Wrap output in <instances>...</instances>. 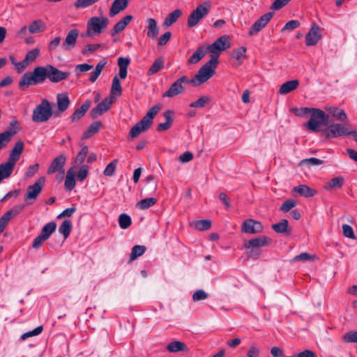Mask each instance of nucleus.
Returning <instances> with one entry per match:
<instances>
[{"label": "nucleus", "mask_w": 357, "mask_h": 357, "mask_svg": "<svg viewBox=\"0 0 357 357\" xmlns=\"http://www.w3.org/2000/svg\"><path fill=\"white\" fill-rule=\"evenodd\" d=\"M47 79V66H37L32 72L25 73L21 77L18 86L24 89L29 86L37 85L43 83Z\"/></svg>", "instance_id": "f257e3e1"}, {"label": "nucleus", "mask_w": 357, "mask_h": 357, "mask_svg": "<svg viewBox=\"0 0 357 357\" xmlns=\"http://www.w3.org/2000/svg\"><path fill=\"white\" fill-rule=\"evenodd\" d=\"M122 93L121 82L117 76H114L112 79V87L110 89V96L112 99L114 97H119Z\"/></svg>", "instance_id": "7c9ffc66"}, {"label": "nucleus", "mask_w": 357, "mask_h": 357, "mask_svg": "<svg viewBox=\"0 0 357 357\" xmlns=\"http://www.w3.org/2000/svg\"><path fill=\"white\" fill-rule=\"evenodd\" d=\"M114 100L111 98H106L102 100L96 107L93 108L90 112V115L93 119L102 115L111 107Z\"/></svg>", "instance_id": "dca6fc26"}, {"label": "nucleus", "mask_w": 357, "mask_h": 357, "mask_svg": "<svg viewBox=\"0 0 357 357\" xmlns=\"http://www.w3.org/2000/svg\"><path fill=\"white\" fill-rule=\"evenodd\" d=\"M328 114L320 109L312 108L311 116L306 123L305 127L312 132H318L320 131V126H328Z\"/></svg>", "instance_id": "20e7f679"}, {"label": "nucleus", "mask_w": 357, "mask_h": 357, "mask_svg": "<svg viewBox=\"0 0 357 357\" xmlns=\"http://www.w3.org/2000/svg\"><path fill=\"white\" fill-rule=\"evenodd\" d=\"M324 163V161L316 158H306L303 159L300 162V165H308V166H316L322 165Z\"/></svg>", "instance_id": "13d9d810"}, {"label": "nucleus", "mask_w": 357, "mask_h": 357, "mask_svg": "<svg viewBox=\"0 0 357 357\" xmlns=\"http://www.w3.org/2000/svg\"><path fill=\"white\" fill-rule=\"evenodd\" d=\"M264 227L262 224L254 219L245 220L241 227V231L245 234H255L262 232Z\"/></svg>", "instance_id": "f8f14e48"}, {"label": "nucleus", "mask_w": 357, "mask_h": 357, "mask_svg": "<svg viewBox=\"0 0 357 357\" xmlns=\"http://www.w3.org/2000/svg\"><path fill=\"white\" fill-rule=\"evenodd\" d=\"M164 67V60L162 57H159L155 60L148 70L149 75H153L159 72Z\"/></svg>", "instance_id": "79ce46f5"}, {"label": "nucleus", "mask_w": 357, "mask_h": 357, "mask_svg": "<svg viewBox=\"0 0 357 357\" xmlns=\"http://www.w3.org/2000/svg\"><path fill=\"white\" fill-rule=\"evenodd\" d=\"M312 109V108L301 107V108H293V109H291V111L296 116H303L308 113H311Z\"/></svg>", "instance_id": "338daca9"}, {"label": "nucleus", "mask_w": 357, "mask_h": 357, "mask_svg": "<svg viewBox=\"0 0 357 357\" xmlns=\"http://www.w3.org/2000/svg\"><path fill=\"white\" fill-rule=\"evenodd\" d=\"M117 159H114L111 162H109L104 170V175L106 176H112L114 174V172L117 166Z\"/></svg>", "instance_id": "864d4df0"}, {"label": "nucleus", "mask_w": 357, "mask_h": 357, "mask_svg": "<svg viewBox=\"0 0 357 357\" xmlns=\"http://www.w3.org/2000/svg\"><path fill=\"white\" fill-rule=\"evenodd\" d=\"M231 46L229 37L227 35H223L219 37L215 41L210 45L206 47L207 51L212 54L211 58H215L218 62V57L220 53L229 48Z\"/></svg>", "instance_id": "39448f33"}, {"label": "nucleus", "mask_w": 357, "mask_h": 357, "mask_svg": "<svg viewBox=\"0 0 357 357\" xmlns=\"http://www.w3.org/2000/svg\"><path fill=\"white\" fill-rule=\"evenodd\" d=\"M260 354V350L258 347L255 345H251L248 351V357H259Z\"/></svg>", "instance_id": "774afa93"}, {"label": "nucleus", "mask_w": 357, "mask_h": 357, "mask_svg": "<svg viewBox=\"0 0 357 357\" xmlns=\"http://www.w3.org/2000/svg\"><path fill=\"white\" fill-rule=\"evenodd\" d=\"M54 112L52 109L51 102L46 98L41 100L33 110L31 120L36 123H42L48 121Z\"/></svg>", "instance_id": "7ed1b4c3"}, {"label": "nucleus", "mask_w": 357, "mask_h": 357, "mask_svg": "<svg viewBox=\"0 0 357 357\" xmlns=\"http://www.w3.org/2000/svg\"><path fill=\"white\" fill-rule=\"evenodd\" d=\"M102 127V123L100 121H95L91 123L88 129L84 132L82 139H89L92 137L93 135L98 132L100 128Z\"/></svg>", "instance_id": "c9c22d12"}, {"label": "nucleus", "mask_w": 357, "mask_h": 357, "mask_svg": "<svg viewBox=\"0 0 357 357\" xmlns=\"http://www.w3.org/2000/svg\"><path fill=\"white\" fill-rule=\"evenodd\" d=\"M181 15L182 11L180 9L174 10L167 15L164 20L163 25L166 27L170 26L178 20Z\"/></svg>", "instance_id": "473e14b6"}, {"label": "nucleus", "mask_w": 357, "mask_h": 357, "mask_svg": "<svg viewBox=\"0 0 357 357\" xmlns=\"http://www.w3.org/2000/svg\"><path fill=\"white\" fill-rule=\"evenodd\" d=\"M320 29L318 25L313 24L309 32L305 36V43L307 46L315 45L321 39Z\"/></svg>", "instance_id": "6ab92c4d"}, {"label": "nucleus", "mask_w": 357, "mask_h": 357, "mask_svg": "<svg viewBox=\"0 0 357 357\" xmlns=\"http://www.w3.org/2000/svg\"><path fill=\"white\" fill-rule=\"evenodd\" d=\"M208 295L203 289L196 291L192 295V300L194 302L205 300L208 298Z\"/></svg>", "instance_id": "680f3d73"}, {"label": "nucleus", "mask_w": 357, "mask_h": 357, "mask_svg": "<svg viewBox=\"0 0 357 357\" xmlns=\"http://www.w3.org/2000/svg\"><path fill=\"white\" fill-rule=\"evenodd\" d=\"M93 66L88 63L78 64L75 66V73L77 76L82 73L87 72L93 69Z\"/></svg>", "instance_id": "0e129e2a"}, {"label": "nucleus", "mask_w": 357, "mask_h": 357, "mask_svg": "<svg viewBox=\"0 0 357 357\" xmlns=\"http://www.w3.org/2000/svg\"><path fill=\"white\" fill-rule=\"evenodd\" d=\"M56 224L54 222H50L46 224L41 230L40 236L47 240L52 234L56 230Z\"/></svg>", "instance_id": "4c0bfd02"}, {"label": "nucleus", "mask_w": 357, "mask_h": 357, "mask_svg": "<svg viewBox=\"0 0 357 357\" xmlns=\"http://www.w3.org/2000/svg\"><path fill=\"white\" fill-rule=\"evenodd\" d=\"M91 106V101H86L79 108L75 109L70 116L72 122H76L82 119Z\"/></svg>", "instance_id": "b1692460"}, {"label": "nucleus", "mask_w": 357, "mask_h": 357, "mask_svg": "<svg viewBox=\"0 0 357 357\" xmlns=\"http://www.w3.org/2000/svg\"><path fill=\"white\" fill-rule=\"evenodd\" d=\"M292 192L304 197H312L317 194V190L310 188L306 185H299L292 189Z\"/></svg>", "instance_id": "4be33fe9"}, {"label": "nucleus", "mask_w": 357, "mask_h": 357, "mask_svg": "<svg viewBox=\"0 0 357 357\" xmlns=\"http://www.w3.org/2000/svg\"><path fill=\"white\" fill-rule=\"evenodd\" d=\"M156 202V199L153 197L145 198L139 201L136 206L142 210H145L155 204Z\"/></svg>", "instance_id": "c03bdc74"}, {"label": "nucleus", "mask_w": 357, "mask_h": 357, "mask_svg": "<svg viewBox=\"0 0 357 357\" xmlns=\"http://www.w3.org/2000/svg\"><path fill=\"white\" fill-rule=\"evenodd\" d=\"M89 174V167L87 165H83L79 167L78 174H77V179L79 181H84L88 176Z\"/></svg>", "instance_id": "69168bd1"}, {"label": "nucleus", "mask_w": 357, "mask_h": 357, "mask_svg": "<svg viewBox=\"0 0 357 357\" xmlns=\"http://www.w3.org/2000/svg\"><path fill=\"white\" fill-rule=\"evenodd\" d=\"M119 224L121 229H126L131 225L132 220L128 215L122 213L119 216Z\"/></svg>", "instance_id": "49530a36"}, {"label": "nucleus", "mask_w": 357, "mask_h": 357, "mask_svg": "<svg viewBox=\"0 0 357 357\" xmlns=\"http://www.w3.org/2000/svg\"><path fill=\"white\" fill-rule=\"evenodd\" d=\"M273 13L268 12L261 16L250 27L248 32L250 36L257 35L271 21Z\"/></svg>", "instance_id": "9b49d317"}, {"label": "nucleus", "mask_w": 357, "mask_h": 357, "mask_svg": "<svg viewBox=\"0 0 357 357\" xmlns=\"http://www.w3.org/2000/svg\"><path fill=\"white\" fill-rule=\"evenodd\" d=\"M100 47V45L98 44V43L97 44H88L82 50V54L83 55H89L91 53L96 51Z\"/></svg>", "instance_id": "052dcab7"}, {"label": "nucleus", "mask_w": 357, "mask_h": 357, "mask_svg": "<svg viewBox=\"0 0 357 357\" xmlns=\"http://www.w3.org/2000/svg\"><path fill=\"white\" fill-rule=\"evenodd\" d=\"M217 66L216 59L211 58L199 68L194 78L190 79V84L194 86L203 84L215 75Z\"/></svg>", "instance_id": "f03ea898"}, {"label": "nucleus", "mask_w": 357, "mask_h": 357, "mask_svg": "<svg viewBox=\"0 0 357 357\" xmlns=\"http://www.w3.org/2000/svg\"><path fill=\"white\" fill-rule=\"evenodd\" d=\"M66 157L63 154H60L53 160L47 169V173L48 174H52L55 172H59L63 175L65 172L63 167L66 164Z\"/></svg>", "instance_id": "2eb2a0df"}, {"label": "nucleus", "mask_w": 357, "mask_h": 357, "mask_svg": "<svg viewBox=\"0 0 357 357\" xmlns=\"http://www.w3.org/2000/svg\"><path fill=\"white\" fill-rule=\"evenodd\" d=\"M246 50L247 49L245 47H240L232 50L231 56L232 59L237 61L238 66H240L242 63L243 60L246 58Z\"/></svg>", "instance_id": "72a5a7b5"}, {"label": "nucleus", "mask_w": 357, "mask_h": 357, "mask_svg": "<svg viewBox=\"0 0 357 357\" xmlns=\"http://www.w3.org/2000/svg\"><path fill=\"white\" fill-rule=\"evenodd\" d=\"M151 125L149 124L147 121L143 120L137 122L130 130L129 135L131 138H136L142 132H145L150 128Z\"/></svg>", "instance_id": "aec40b11"}, {"label": "nucleus", "mask_w": 357, "mask_h": 357, "mask_svg": "<svg viewBox=\"0 0 357 357\" xmlns=\"http://www.w3.org/2000/svg\"><path fill=\"white\" fill-rule=\"evenodd\" d=\"M325 109L337 120L341 121H347V114L343 109H339L336 107H326Z\"/></svg>", "instance_id": "c756f323"}, {"label": "nucleus", "mask_w": 357, "mask_h": 357, "mask_svg": "<svg viewBox=\"0 0 357 357\" xmlns=\"http://www.w3.org/2000/svg\"><path fill=\"white\" fill-rule=\"evenodd\" d=\"M210 3L206 1L202 4L199 5L189 15L187 21L188 27L192 28L196 26L200 20L206 16L210 9Z\"/></svg>", "instance_id": "423d86ee"}, {"label": "nucleus", "mask_w": 357, "mask_h": 357, "mask_svg": "<svg viewBox=\"0 0 357 357\" xmlns=\"http://www.w3.org/2000/svg\"><path fill=\"white\" fill-rule=\"evenodd\" d=\"M47 79L53 83L59 82L67 79L70 75V72H63L52 65H47Z\"/></svg>", "instance_id": "ddd939ff"}, {"label": "nucleus", "mask_w": 357, "mask_h": 357, "mask_svg": "<svg viewBox=\"0 0 357 357\" xmlns=\"http://www.w3.org/2000/svg\"><path fill=\"white\" fill-rule=\"evenodd\" d=\"M342 234L344 236H345L346 238H351L353 240L356 239V236L354 234V229L349 225L344 224L342 225Z\"/></svg>", "instance_id": "4d7b16f0"}, {"label": "nucleus", "mask_w": 357, "mask_h": 357, "mask_svg": "<svg viewBox=\"0 0 357 357\" xmlns=\"http://www.w3.org/2000/svg\"><path fill=\"white\" fill-rule=\"evenodd\" d=\"M88 26L99 35L107 27L109 24L108 18L105 17H92L88 21Z\"/></svg>", "instance_id": "9d476101"}, {"label": "nucleus", "mask_w": 357, "mask_h": 357, "mask_svg": "<svg viewBox=\"0 0 357 357\" xmlns=\"http://www.w3.org/2000/svg\"><path fill=\"white\" fill-rule=\"evenodd\" d=\"M43 326H39L36 327L35 329L24 333L21 336V339L22 340H24L27 339L28 337L38 335L40 334L43 332Z\"/></svg>", "instance_id": "bf43d9fd"}, {"label": "nucleus", "mask_w": 357, "mask_h": 357, "mask_svg": "<svg viewBox=\"0 0 357 357\" xmlns=\"http://www.w3.org/2000/svg\"><path fill=\"white\" fill-rule=\"evenodd\" d=\"M39 55L40 50L38 48H34L26 53L24 60L29 64L30 62L34 61Z\"/></svg>", "instance_id": "5fc2aeb1"}, {"label": "nucleus", "mask_w": 357, "mask_h": 357, "mask_svg": "<svg viewBox=\"0 0 357 357\" xmlns=\"http://www.w3.org/2000/svg\"><path fill=\"white\" fill-rule=\"evenodd\" d=\"M15 133L16 131H13L12 132L8 130L0 133V150L7 145V144L10 141L12 135Z\"/></svg>", "instance_id": "a18cd8bd"}, {"label": "nucleus", "mask_w": 357, "mask_h": 357, "mask_svg": "<svg viewBox=\"0 0 357 357\" xmlns=\"http://www.w3.org/2000/svg\"><path fill=\"white\" fill-rule=\"evenodd\" d=\"M132 20V16L130 15H128L125 16L123 18H122L120 21H119L114 26L111 35L112 36H115L116 34L121 32L125 29L126 26L131 22Z\"/></svg>", "instance_id": "393cba45"}, {"label": "nucleus", "mask_w": 357, "mask_h": 357, "mask_svg": "<svg viewBox=\"0 0 357 357\" xmlns=\"http://www.w3.org/2000/svg\"><path fill=\"white\" fill-rule=\"evenodd\" d=\"M299 85V82L297 79H293L284 82L279 89L280 94H287L289 92L295 90Z\"/></svg>", "instance_id": "2f4dec72"}, {"label": "nucleus", "mask_w": 357, "mask_h": 357, "mask_svg": "<svg viewBox=\"0 0 357 357\" xmlns=\"http://www.w3.org/2000/svg\"><path fill=\"white\" fill-rule=\"evenodd\" d=\"M15 165L7 161L0 165V183L5 178L10 176Z\"/></svg>", "instance_id": "cd10ccee"}, {"label": "nucleus", "mask_w": 357, "mask_h": 357, "mask_svg": "<svg viewBox=\"0 0 357 357\" xmlns=\"http://www.w3.org/2000/svg\"><path fill=\"white\" fill-rule=\"evenodd\" d=\"M147 32L146 35L151 39H155L158 34L159 28L157 26V22L153 18L147 19Z\"/></svg>", "instance_id": "c85d7f7f"}, {"label": "nucleus", "mask_w": 357, "mask_h": 357, "mask_svg": "<svg viewBox=\"0 0 357 357\" xmlns=\"http://www.w3.org/2000/svg\"><path fill=\"white\" fill-rule=\"evenodd\" d=\"M183 83L190 84V79L185 75L181 77L172 83L168 90L162 94V97L173 98L183 93L185 90L183 85Z\"/></svg>", "instance_id": "0eeeda50"}, {"label": "nucleus", "mask_w": 357, "mask_h": 357, "mask_svg": "<svg viewBox=\"0 0 357 357\" xmlns=\"http://www.w3.org/2000/svg\"><path fill=\"white\" fill-rule=\"evenodd\" d=\"M79 36V30L77 29H71L61 44V48L63 51H70L73 50L77 43V40Z\"/></svg>", "instance_id": "4468645a"}, {"label": "nucleus", "mask_w": 357, "mask_h": 357, "mask_svg": "<svg viewBox=\"0 0 357 357\" xmlns=\"http://www.w3.org/2000/svg\"><path fill=\"white\" fill-rule=\"evenodd\" d=\"M272 229L278 234L289 235L291 233V228L289 226V222L286 219H282L280 222L273 224Z\"/></svg>", "instance_id": "5701e85b"}, {"label": "nucleus", "mask_w": 357, "mask_h": 357, "mask_svg": "<svg viewBox=\"0 0 357 357\" xmlns=\"http://www.w3.org/2000/svg\"><path fill=\"white\" fill-rule=\"evenodd\" d=\"M211 102V98L208 96H203L200 97L198 100L195 102H192L190 104V107H204L207 104Z\"/></svg>", "instance_id": "de8ad7c7"}, {"label": "nucleus", "mask_w": 357, "mask_h": 357, "mask_svg": "<svg viewBox=\"0 0 357 357\" xmlns=\"http://www.w3.org/2000/svg\"><path fill=\"white\" fill-rule=\"evenodd\" d=\"M271 243V238L266 236H259L257 238L245 241L244 242V248L250 249L251 247L259 249L261 247L268 245Z\"/></svg>", "instance_id": "f3484780"}, {"label": "nucleus", "mask_w": 357, "mask_h": 357, "mask_svg": "<svg viewBox=\"0 0 357 357\" xmlns=\"http://www.w3.org/2000/svg\"><path fill=\"white\" fill-rule=\"evenodd\" d=\"M207 50L205 46L199 47L188 60V64H196L206 55Z\"/></svg>", "instance_id": "bb28decb"}, {"label": "nucleus", "mask_w": 357, "mask_h": 357, "mask_svg": "<svg viewBox=\"0 0 357 357\" xmlns=\"http://www.w3.org/2000/svg\"><path fill=\"white\" fill-rule=\"evenodd\" d=\"M70 104L69 97L66 93H58L56 95L57 110L54 112V116L58 117L66 112Z\"/></svg>", "instance_id": "a211bd4d"}, {"label": "nucleus", "mask_w": 357, "mask_h": 357, "mask_svg": "<svg viewBox=\"0 0 357 357\" xmlns=\"http://www.w3.org/2000/svg\"><path fill=\"white\" fill-rule=\"evenodd\" d=\"M75 176V172L73 168H70L67 172L64 183L66 190L71 191L74 188L76 183Z\"/></svg>", "instance_id": "e433bc0d"}, {"label": "nucleus", "mask_w": 357, "mask_h": 357, "mask_svg": "<svg viewBox=\"0 0 357 357\" xmlns=\"http://www.w3.org/2000/svg\"><path fill=\"white\" fill-rule=\"evenodd\" d=\"M24 208V204L16 205L13 206L10 210L6 212L4 214L10 220L12 218L17 216L20 214Z\"/></svg>", "instance_id": "8fccbe9b"}, {"label": "nucleus", "mask_w": 357, "mask_h": 357, "mask_svg": "<svg viewBox=\"0 0 357 357\" xmlns=\"http://www.w3.org/2000/svg\"><path fill=\"white\" fill-rule=\"evenodd\" d=\"M161 109L160 105H155L147 112L146 114L142 118L143 120L147 121L149 124L151 126L153 119Z\"/></svg>", "instance_id": "ea45409f"}, {"label": "nucleus", "mask_w": 357, "mask_h": 357, "mask_svg": "<svg viewBox=\"0 0 357 357\" xmlns=\"http://www.w3.org/2000/svg\"><path fill=\"white\" fill-rule=\"evenodd\" d=\"M99 0H76L74 6L75 8H86L90 6Z\"/></svg>", "instance_id": "e2e57ef3"}, {"label": "nucleus", "mask_w": 357, "mask_h": 357, "mask_svg": "<svg viewBox=\"0 0 357 357\" xmlns=\"http://www.w3.org/2000/svg\"><path fill=\"white\" fill-rule=\"evenodd\" d=\"M128 0H114L109 10V15L114 17L123 10L128 6Z\"/></svg>", "instance_id": "a878e982"}, {"label": "nucleus", "mask_w": 357, "mask_h": 357, "mask_svg": "<svg viewBox=\"0 0 357 357\" xmlns=\"http://www.w3.org/2000/svg\"><path fill=\"white\" fill-rule=\"evenodd\" d=\"M195 228L199 231L208 230L211 227V222L209 220H201L195 222Z\"/></svg>", "instance_id": "603ef678"}, {"label": "nucleus", "mask_w": 357, "mask_h": 357, "mask_svg": "<svg viewBox=\"0 0 357 357\" xmlns=\"http://www.w3.org/2000/svg\"><path fill=\"white\" fill-rule=\"evenodd\" d=\"M45 29V24L41 20L33 21L29 26V31L31 33H37Z\"/></svg>", "instance_id": "a19ab883"}, {"label": "nucleus", "mask_w": 357, "mask_h": 357, "mask_svg": "<svg viewBox=\"0 0 357 357\" xmlns=\"http://www.w3.org/2000/svg\"><path fill=\"white\" fill-rule=\"evenodd\" d=\"M146 248L144 245H135L132 248L131 254H130V259L134 260L137 257L142 256L146 251Z\"/></svg>", "instance_id": "09e8293b"}, {"label": "nucleus", "mask_w": 357, "mask_h": 357, "mask_svg": "<svg viewBox=\"0 0 357 357\" xmlns=\"http://www.w3.org/2000/svg\"><path fill=\"white\" fill-rule=\"evenodd\" d=\"M344 182V178L343 176L335 177L328 182L327 185L325 187V189H340L343 186Z\"/></svg>", "instance_id": "58836bf2"}, {"label": "nucleus", "mask_w": 357, "mask_h": 357, "mask_svg": "<svg viewBox=\"0 0 357 357\" xmlns=\"http://www.w3.org/2000/svg\"><path fill=\"white\" fill-rule=\"evenodd\" d=\"M89 153V148L87 146H84L82 149L77 154L75 162L78 164H82Z\"/></svg>", "instance_id": "3c124183"}, {"label": "nucleus", "mask_w": 357, "mask_h": 357, "mask_svg": "<svg viewBox=\"0 0 357 357\" xmlns=\"http://www.w3.org/2000/svg\"><path fill=\"white\" fill-rule=\"evenodd\" d=\"M72 222L70 220H65L59 228V233L63 235L64 239H66L71 231Z\"/></svg>", "instance_id": "37998d69"}, {"label": "nucleus", "mask_w": 357, "mask_h": 357, "mask_svg": "<svg viewBox=\"0 0 357 357\" xmlns=\"http://www.w3.org/2000/svg\"><path fill=\"white\" fill-rule=\"evenodd\" d=\"M24 149V142L22 140L17 141L13 149L10 153L8 161L15 165V163L19 160L20 155Z\"/></svg>", "instance_id": "412c9836"}, {"label": "nucleus", "mask_w": 357, "mask_h": 357, "mask_svg": "<svg viewBox=\"0 0 357 357\" xmlns=\"http://www.w3.org/2000/svg\"><path fill=\"white\" fill-rule=\"evenodd\" d=\"M45 183V178L44 176H41L33 185H31L27 188V192L24 196V199L31 201L30 202H27V204H32L37 199L38 195L42 191Z\"/></svg>", "instance_id": "6e6552de"}, {"label": "nucleus", "mask_w": 357, "mask_h": 357, "mask_svg": "<svg viewBox=\"0 0 357 357\" xmlns=\"http://www.w3.org/2000/svg\"><path fill=\"white\" fill-rule=\"evenodd\" d=\"M297 204V202L289 199L286 200L280 207V210L282 211L284 213L289 212L291 209H292L294 206H296Z\"/></svg>", "instance_id": "6e6d98bb"}, {"label": "nucleus", "mask_w": 357, "mask_h": 357, "mask_svg": "<svg viewBox=\"0 0 357 357\" xmlns=\"http://www.w3.org/2000/svg\"><path fill=\"white\" fill-rule=\"evenodd\" d=\"M167 349L169 352L176 353L178 351H188V347L183 342L174 341L167 344Z\"/></svg>", "instance_id": "f704fd0d"}, {"label": "nucleus", "mask_w": 357, "mask_h": 357, "mask_svg": "<svg viewBox=\"0 0 357 357\" xmlns=\"http://www.w3.org/2000/svg\"><path fill=\"white\" fill-rule=\"evenodd\" d=\"M349 131L344 125L334 123L329 125L324 132L326 138H336L344 135H349Z\"/></svg>", "instance_id": "1a4fd4ad"}]
</instances>
